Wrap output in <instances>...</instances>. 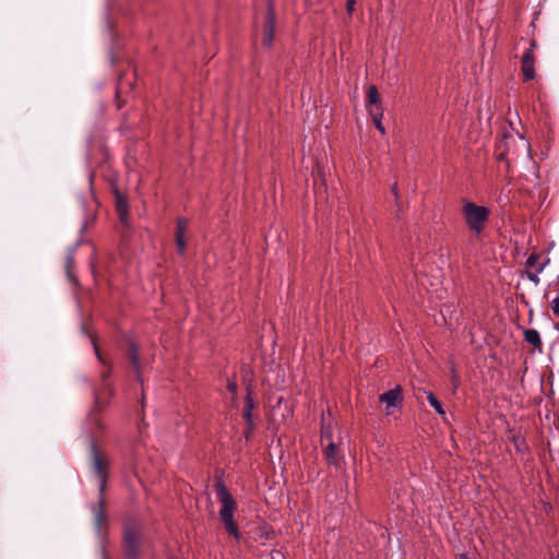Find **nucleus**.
Returning a JSON list of instances; mask_svg holds the SVG:
<instances>
[{
  "label": "nucleus",
  "mask_w": 559,
  "mask_h": 559,
  "mask_svg": "<svg viewBox=\"0 0 559 559\" xmlns=\"http://www.w3.org/2000/svg\"><path fill=\"white\" fill-rule=\"evenodd\" d=\"M100 402H99V399L98 396L96 395L95 396V406H94V409L91 412V414L88 415V423L93 426L94 429L96 430H103L105 428V425L103 424V421L100 420V418L98 417V412L100 409Z\"/></svg>",
  "instance_id": "1a4fd4ad"
},
{
  "label": "nucleus",
  "mask_w": 559,
  "mask_h": 559,
  "mask_svg": "<svg viewBox=\"0 0 559 559\" xmlns=\"http://www.w3.org/2000/svg\"><path fill=\"white\" fill-rule=\"evenodd\" d=\"M215 491L217 499L221 503L219 518L226 530V532L234 536L236 539L240 538L238 525L235 521V511L237 509V502L223 483L215 485Z\"/></svg>",
  "instance_id": "f03ea898"
},
{
  "label": "nucleus",
  "mask_w": 559,
  "mask_h": 559,
  "mask_svg": "<svg viewBox=\"0 0 559 559\" xmlns=\"http://www.w3.org/2000/svg\"><path fill=\"white\" fill-rule=\"evenodd\" d=\"M518 148L522 151L528 152L530 144L523 136H513L511 134L504 135L499 142L496 144V155L499 160L507 162V168L510 167V160L508 156L512 158L518 156Z\"/></svg>",
  "instance_id": "20e7f679"
},
{
  "label": "nucleus",
  "mask_w": 559,
  "mask_h": 559,
  "mask_svg": "<svg viewBox=\"0 0 559 559\" xmlns=\"http://www.w3.org/2000/svg\"><path fill=\"white\" fill-rule=\"evenodd\" d=\"M540 255L538 253H532L526 260V269L535 270L539 264H544V266L547 264L548 260H545L544 262H539Z\"/></svg>",
  "instance_id": "a211bd4d"
},
{
  "label": "nucleus",
  "mask_w": 559,
  "mask_h": 559,
  "mask_svg": "<svg viewBox=\"0 0 559 559\" xmlns=\"http://www.w3.org/2000/svg\"><path fill=\"white\" fill-rule=\"evenodd\" d=\"M536 48L535 40L530 43V48L523 53L522 57V74L525 81H531L535 78V56L534 50Z\"/></svg>",
  "instance_id": "423d86ee"
},
{
  "label": "nucleus",
  "mask_w": 559,
  "mask_h": 559,
  "mask_svg": "<svg viewBox=\"0 0 559 559\" xmlns=\"http://www.w3.org/2000/svg\"><path fill=\"white\" fill-rule=\"evenodd\" d=\"M254 407L253 399L251 397V394L248 393L246 396V404L243 408V417L247 421V425L249 429H252L253 421H252V409Z\"/></svg>",
  "instance_id": "2eb2a0df"
},
{
  "label": "nucleus",
  "mask_w": 559,
  "mask_h": 559,
  "mask_svg": "<svg viewBox=\"0 0 559 559\" xmlns=\"http://www.w3.org/2000/svg\"><path fill=\"white\" fill-rule=\"evenodd\" d=\"M373 107H382L381 98L376 85H370L367 90V110Z\"/></svg>",
  "instance_id": "f8f14e48"
},
{
  "label": "nucleus",
  "mask_w": 559,
  "mask_h": 559,
  "mask_svg": "<svg viewBox=\"0 0 559 559\" xmlns=\"http://www.w3.org/2000/svg\"><path fill=\"white\" fill-rule=\"evenodd\" d=\"M551 559H559V554L555 557H552Z\"/></svg>",
  "instance_id": "c756f323"
},
{
  "label": "nucleus",
  "mask_w": 559,
  "mask_h": 559,
  "mask_svg": "<svg viewBox=\"0 0 559 559\" xmlns=\"http://www.w3.org/2000/svg\"><path fill=\"white\" fill-rule=\"evenodd\" d=\"M462 214L467 227L476 236H479L489 218L490 211L486 206L477 205L476 203L468 201L464 203Z\"/></svg>",
  "instance_id": "7ed1b4c3"
},
{
  "label": "nucleus",
  "mask_w": 559,
  "mask_h": 559,
  "mask_svg": "<svg viewBox=\"0 0 559 559\" xmlns=\"http://www.w3.org/2000/svg\"><path fill=\"white\" fill-rule=\"evenodd\" d=\"M551 309L555 314L559 316V296L551 301Z\"/></svg>",
  "instance_id": "4be33fe9"
},
{
  "label": "nucleus",
  "mask_w": 559,
  "mask_h": 559,
  "mask_svg": "<svg viewBox=\"0 0 559 559\" xmlns=\"http://www.w3.org/2000/svg\"><path fill=\"white\" fill-rule=\"evenodd\" d=\"M524 340L532 344L535 348H538L540 350L542 348V340L540 335L536 330L530 329L524 332Z\"/></svg>",
  "instance_id": "dca6fc26"
},
{
  "label": "nucleus",
  "mask_w": 559,
  "mask_h": 559,
  "mask_svg": "<svg viewBox=\"0 0 559 559\" xmlns=\"http://www.w3.org/2000/svg\"><path fill=\"white\" fill-rule=\"evenodd\" d=\"M274 33V13L272 10H269L265 21V35L263 37V44L265 46H271L273 40Z\"/></svg>",
  "instance_id": "9d476101"
},
{
  "label": "nucleus",
  "mask_w": 559,
  "mask_h": 559,
  "mask_svg": "<svg viewBox=\"0 0 559 559\" xmlns=\"http://www.w3.org/2000/svg\"><path fill=\"white\" fill-rule=\"evenodd\" d=\"M321 439L322 441L333 442V431L331 424H323L321 428Z\"/></svg>",
  "instance_id": "aec40b11"
},
{
  "label": "nucleus",
  "mask_w": 559,
  "mask_h": 559,
  "mask_svg": "<svg viewBox=\"0 0 559 559\" xmlns=\"http://www.w3.org/2000/svg\"><path fill=\"white\" fill-rule=\"evenodd\" d=\"M107 376H108V373H107V372H103V373H102V377H103V379H104V380L106 379V377H107Z\"/></svg>",
  "instance_id": "c85d7f7f"
},
{
  "label": "nucleus",
  "mask_w": 559,
  "mask_h": 559,
  "mask_svg": "<svg viewBox=\"0 0 559 559\" xmlns=\"http://www.w3.org/2000/svg\"><path fill=\"white\" fill-rule=\"evenodd\" d=\"M92 342H93L94 349H95V353H96V356H97L98 360L103 362V358L100 356V353L98 350V347H97L96 343L94 341H92Z\"/></svg>",
  "instance_id": "a878e982"
},
{
  "label": "nucleus",
  "mask_w": 559,
  "mask_h": 559,
  "mask_svg": "<svg viewBox=\"0 0 559 559\" xmlns=\"http://www.w3.org/2000/svg\"><path fill=\"white\" fill-rule=\"evenodd\" d=\"M185 228H186V222L183 219H178L177 228H176V243H177V250H178L179 254H183L185 249H186Z\"/></svg>",
  "instance_id": "9b49d317"
},
{
  "label": "nucleus",
  "mask_w": 559,
  "mask_h": 559,
  "mask_svg": "<svg viewBox=\"0 0 559 559\" xmlns=\"http://www.w3.org/2000/svg\"><path fill=\"white\" fill-rule=\"evenodd\" d=\"M457 559H468V557L466 555H460Z\"/></svg>",
  "instance_id": "cd10ccee"
},
{
  "label": "nucleus",
  "mask_w": 559,
  "mask_h": 559,
  "mask_svg": "<svg viewBox=\"0 0 559 559\" xmlns=\"http://www.w3.org/2000/svg\"><path fill=\"white\" fill-rule=\"evenodd\" d=\"M514 442H515V445H516V448H518V450H519V451H523V450H524L525 444H524V442H523V441H519L518 439H515V441H514Z\"/></svg>",
  "instance_id": "393cba45"
},
{
  "label": "nucleus",
  "mask_w": 559,
  "mask_h": 559,
  "mask_svg": "<svg viewBox=\"0 0 559 559\" xmlns=\"http://www.w3.org/2000/svg\"><path fill=\"white\" fill-rule=\"evenodd\" d=\"M427 401L429 403V405L441 416H444L445 415V412L442 407V404L440 403V401L437 399V396L432 393V392H429L427 394Z\"/></svg>",
  "instance_id": "f3484780"
},
{
  "label": "nucleus",
  "mask_w": 559,
  "mask_h": 559,
  "mask_svg": "<svg viewBox=\"0 0 559 559\" xmlns=\"http://www.w3.org/2000/svg\"><path fill=\"white\" fill-rule=\"evenodd\" d=\"M346 9L349 14H352L355 10V0H347L346 1Z\"/></svg>",
  "instance_id": "5701e85b"
},
{
  "label": "nucleus",
  "mask_w": 559,
  "mask_h": 559,
  "mask_svg": "<svg viewBox=\"0 0 559 559\" xmlns=\"http://www.w3.org/2000/svg\"><path fill=\"white\" fill-rule=\"evenodd\" d=\"M544 270V264H539L535 270L526 269V276L527 278L533 282L535 285L539 284V273H542Z\"/></svg>",
  "instance_id": "6ab92c4d"
},
{
  "label": "nucleus",
  "mask_w": 559,
  "mask_h": 559,
  "mask_svg": "<svg viewBox=\"0 0 559 559\" xmlns=\"http://www.w3.org/2000/svg\"><path fill=\"white\" fill-rule=\"evenodd\" d=\"M91 456H92V467L94 474L99 479V492L100 497L98 500L97 506H94L92 511L94 514V522L95 526L98 532H100L103 524L106 522V514H105V501L103 498V493L105 491L106 487V479L109 468V461L106 456L102 455L96 447V444H91Z\"/></svg>",
  "instance_id": "f257e3e1"
},
{
  "label": "nucleus",
  "mask_w": 559,
  "mask_h": 559,
  "mask_svg": "<svg viewBox=\"0 0 559 559\" xmlns=\"http://www.w3.org/2000/svg\"><path fill=\"white\" fill-rule=\"evenodd\" d=\"M379 401L385 404L386 414H391V408L402 406V390L400 386H395L380 395Z\"/></svg>",
  "instance_id": "0eeeda50"
},
{
  "label": "nucleus",
  "mask_w": 559,
  "mask_h": 559,
  "mask_svg": "<svg viewBox=\"0 0 559 559\" xmlns=\"http://www.w3.org/2000/svg\"><path fill=\"white\" fill-rule=\"evenodd\" d=\"M392 191H393V193H394L395 198L397 199V198H399V195H397V188H396V186H394V187L392 188Z\"/></svg>",
  "instance_id": "bb28decb"
},
{
  "label": "nucleus",
  "mask_w": 559,
  "mask_h": 559,
  "mask_svg": "<svg viewBox=\"0 0 559 559\" xmlns=\"http://www.w3.org/2000/svg\"><path fill=\"white\" fill-rule=\"evenodd\" d=\"M369 115L371 116V119H372L377 130H379L382 134H384L385 129L382 124V118H383L382 107H373L372 109H369Z\"/></svg>",
  "instance_id": "ddd939ff"
},
{
  "label": "nucleus",
  "mask_w": 559,
  "mask_h": 559,
  "mask_svg": "<svg viewBox=\"0 0 559 559\" xmlns=\"http://www.w3.org/2000/svg\"><path fill=\"white\" fill-rule=\"evenodd\" d=\"M323 455L329 465L340 467L343 456L338 451V445L333 441L329 442L323 449Z\"/></svg>",
  "instance_id": "6e6552de"
},
{
  "label": "nucleus",
  "mask_w": 559,
  "mask_h": 559,
  "mask_svg": "<svg viewBox=\"0 0 559 559\" xmlns=\"http://www.w3.org/2000/svg\"><path fill=\"white\" fill-rule=\"evenodd\" d=\"M228 390L231 392V394H236V391H237V384L235 382H229L228 383Z\"/></svg>",
  "instance_id": "b1692460"
},
{
  "label": "nucleus",
  "mask_w": 559,
  "mask_h": 559,
  "mask_svg": "<svg viewBox=\"0 0 559 559\" xmlns=\"http://www.w3.org/2000/svg\"><path fill=\"white\" fill-rule=\"evenodd\" d=\"M116 207H117V212L119 214L121 222L127 223L128 215H129L128 214V203H127V200L124 199V197H122L121 194L116 195Z\"/></svg>",
  "instance_id": "4468645a"
},
{
  "label": "nucleus",
  "mask_w": 559,
  "mask_h": 559,
  "mask_svg": "<svg viewBox=\"0 0 559 559\" xmlns=\"http://www.w3.org/2000/svg\"><path fill=\"white\" fill-rule=\"evenodd\" d=\"M130 359H131L136 372H139V356H138L136 349L133 345L131 346ZM138 380L142 381L140 373H138Z\"/></svg>",
  "instance_id": "412c9836"
},
{
  "label": "nucleus",
  "mask_w": 559,
  "mask_h": 559,
  "mask_svg": "<svg viewBox=\"0 0 559 559\" xmlns=\"http://www.w3.org/2000/svg\"><path fill=\"white\" fill-rule=\"evenodd\" d=\"M139 532L135 528H127L123 536L124 555L128 559L139 557Z\"/></svg>",
  "instance_id": "39448f33"
}]
</instances>
